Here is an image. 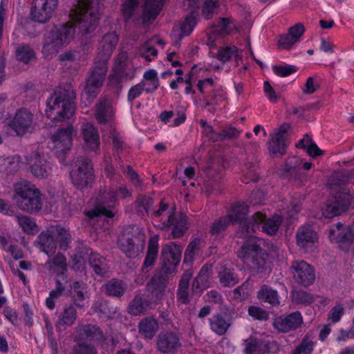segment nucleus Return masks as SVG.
Returning <instances> with one entry per match:
<instances>
[{
    "label": "nucleus",
    "instance_id": "f257e3e1",
    "mask_svg": "<svg viewBox=\"0 0 354 354\" xmlns=\"http://www.w3.org/2000/svg\"><path fill=\"white\" fill-rule=\"evenodd\" d=\"M75 94L71 84L57 87L46 100V114L53 121L64 122L75 113Z\"/></svg>",
    "mask_w": 354,
    "mask_h": 354
},
{
    "label": "nucleus",
    "instance_id": "f03ea898",
    "mask_svg": "<svg viewBox=\"0 0 354 354\" xmlns=\"http://www.w3.org/2000/svg\"><path fill=\"white\" fill-rule=\"evenodd\" d=\"M71 20L76 24L82 35L93 32L97 25L99 12L98 0H71Z\"/></svg>",
    "mask_w": 354,
    "mask_h": 354
},
{
    "label": "nucleus",
    "instance_id": "7ed1b4c3",
    "mask_svg": "<svg viewBox=\"0 0 354 354\" xmlns=\"http://www.w3.org/2000/svg\"><path fill=\"white\" fill-rule=\"evenodd\" d=\"M13 198L17 206L24 212L35 214L42 208L41 192L26 180H21L14 185Z\"/></svg>",
    "mask_w": 354,
    "mask_h": 354
},
{
    "label": "nucleus",
    "instance_id": "20e7f679",
    "mask_svg": "<svg viewBox=\"0 0 354 354\" xmlns=\"http://www.w3.org/2000/svg\"><path fill=\"white\" fill-rule=\"evenodd\" d=\"M75 32V26L71 22L48 32L43 39V55L47 57L57 53L61 48L71 42Z\"/></svg>",
    "mask_w": 354,
    "mask_h": 354
},
{
    "label": "nucleus",
    "instance_id": "39448f33",
    "mask_svg": "<svg viewBox=\"0 0 354 354\" xmlns=\"http://www.w3.org/2000/svg\"><path fill=\"white\" fill-rule=\"evenodd\" d=\"M282 222V218L279 215H274L272 218H266L265 214L261 212H255L252 216L251 226L243 223L236 231V236L239 238H246L252 236V234L256 230L261 227L262 231L268 235L275 234Z\"/></svg>",
    "mask_w": 354,
    "mask_h": 354
},
{
    "label": "nucleus",
    "instance_id": "423d86ee",
    "mask_svg": "<svg viewBox=\"0 0 354 354\" xmlns=\"http://www.w3.org/2000/svg\"><path fill=\"white\" fill-rule=\"evenodd\" d=\"M239 257L245 262L250 261L252 268L257 273H266L269 270L267 255L263 252L255 236H251L244 242Z\"/></svg>",
    "mask_w": 354,
    "mask_h": 354
},
{
    "label": "nucleus",
    "instance_id": "0eeeda50",
    "mask_svg": "<svg viewBox=\"0 0 354 354\" xmlns=\"http://www.w3.org/2000/svg\"><path fill=\"white\" fill-rule=\"evenodd\" d=\"M115 203V196L114 195L113 188H110L108 191L100 192L96 198L95 207L86 213V215L90 219L99 218L101 217L113 218L114 213L111 208Z\"/></svg>",
    "mask_w": 354,
    "mask_h": 354
},
{
    "label": "nucleus",
    "instance_id": "6e6552de",
    "mask_svg": "<svg viewBox=\"0 0 354 354\" xmlns=\"http://www.w3.org/2000/svg\"><path fill=\"white\" fill-rule=\"evenodd\" d=\"M76 169L71 172L73 184L77 189L83 190L91 185L93 181V167L90 159L82 157L76 162Z\"/></svg>",
    "mask_w": 354,
    "mask_h": 354
},
{
    "label": "nucleus",
    "instance_id": "1a4fd4ad",
    "mask_svg": "<svg viewBox=\"0 0 354 354\" xmlns=\"http://www.w3.org/2000/svg\"><path fill=\"white\" fill-rule=\"evenodd\" d=\"M107 70L108 66L104 65L103 62H94V66L86 79L84 87V93L87 99L90 97L93 99L97 96L105 79Z\"/></svg>",
    "mask_w": 354,
    "mask_h": 354
},
{
    "label": "nucleus",
    "instance_id": "9d476101",
    "mask_svg": "<svg viewBox=\"0 0 354 354\" xmlns=\"http://www.w3.org/2000/svg\"><path fill=\"white\" fill-rule=\"evenodd\" d=\"M290 273L296 283L305 287L311 285L315 279L313 268L303 260L293 261L290 267Z\"/></svg>",
    "mask_w": 354,
    "mask_h": 354
},
{
    "label": "nucleus",
    "instance_id": "9b49d317",
    "mask_svg": "<svg viewBox=\"0 0 354 354\" xmlns=\"http://www.w3.org/2000/svg\"><path fill=\"white\" fill-rule=\"evenodd\" d=\"M73 127L68 126L66 128L59 129L52 136L53 149L61 162L65 160V153L72 146Z\"/></svg>",
    "mask_w": 354,
    "mask_h": 354
},
{
    "label": "nucleus",
    "instance_id": "f8f14e48",
    "mask_svg": "<svg viewBox=\"0 0 354 354\" xmlns=\"http://www.w3.org/2000/svg\"><path fill=\"white\" fill-rule=\"evenodd\" d=\"M182 253V248L174 242H170L162 248V269L166 273H171L178 265Z\"/></svg>",
    "mask_w": 354,
    "mask_h": 354
},
{
    "label": "nucleus",
    "instance_id": "ddd939ff",
    "mask_svg": "<svg viewBox=\"0 0 354 354\" xmlns=\"http://www.w3.org/2000/svg\"><path fill=\"white\" fill-rule=\"evenodd\" d=\"M33 115L26 108H21L15 114L13 118L8 122L11 134L21 136L31 128Z\"/></svg>",
    "mask_w": 354,
    "mask_h": 354
},
{
    "label": "nucleus",
    "instance_id": "4468645a",
    "mask_svg": "<svg viewBox=\"0 0 354 354\" xmlns=\"http://www.w3.org/2000/svg\"><path fill=\"white\" fill-rule=\"evenodd\" d=\"M141 232L142 230L139 226L132 225L127 227L124 231L123 234L119 237L118 245L127 257L131 258L137 255L134 242V239L136 238V236L135 234L131 235V234L135 233L138 236H143L144 234Z\"/></svg>",
    "mask_w": 354,
    "mask_h": 354
},
{
    "label": "nucleus",
    "instance_id": "2eb2a0df",
    "mask_svg": "<svg viewBox=\"0 0 354 354\" xmlns=\"http://www.w3.org/2000/svg\"><path fill=\"white\" fill-rule=\"evenodd\" d=\"M353 199L351 192L344 189L335 196L333 201L327 205L324 214L326 217L340 215L348 209Z\"/></svg>",
    "mask_w": 354,
    "mask_h": 354
},
{
    "label": "nucleus",
    "instance_id": "dca6fc26",
    "mask_svg": "<svg viewBox=\"0 0 354 354\" xmlns=\"http://www.w3.org/2000/svg\"><path fill=\"white\" fill-rule=\"evenodd\" d=\"M118 42V37L114 32L104 35L99 41L97 55L95 62H103L104 65L107 66L108 61L115 49Z\"/></svg>",
    "mask_w": 354,
    "mask_h": 354
},
{
    "label": "nucleus",
    "instance_id": "f3484780",
    "mask_svg": "<svg viewBox=\"0 0 354 354\" xmlns=\"http://www.w3.org/2000/svg\"><path fill=\"white\" fill-rule=\"evenodd\" d=\"M182 347L180 335L174 331L159 334L157 340L158 351L162 354H176Z\"/></svg>",
    "mask_w": 354,
    "mask_h": 354
},
{
    "label": "nucleus",
    "instance_id": "a211bd4d",
    "mask_svg": "<svg viewBox=\"0 0 354 354\" xmlns=\"http://www.w3.org/2000/svg\"><path fill=\"white\" fill-rule=\"evenodd\" d=\"M303 317L299 311L276 317L273 322L274 328L279 332L288 333L301 326Z\"/></svg>",
    "mask_w": 354,
    "mask_h": 354
},
{
    "label": "nucleus",
    "instance_id": "6ab92c4d",
    "mask_svg": "<svg viewBox=\"0 0 354 354\" xmlns=\"http://www.w3.org/2000/svg\"><path fill=\"white\" fill-rule=\"evenodd\" d=\"M30 171L32 174L38 178L48 177L51 167L45 156L39 152H35L27 158Z\"/></svg>",
    "mask_w": 354,
    "mask_h": 354
},
{
    "label": "nucleus",
    "instance_id": "aec40b11",
    "mask_svg": "<svg viewBox=\"0 0 354 354\" xmlns=\"http://www.w3.org/2000/svg\"><path fill=\"white\" fill-rule=\"evenodd\" d=\"M169 213L167 220L162 222L159 227L165 230L174 225L171 230L172 238L178 239L182 237L188 230L187 217L181 214L178 218H176L173 212L169 211Z\"/></svg>",
    "mask_w": 354,
    "mask_h": 354
},
{
    "label": "nucleus",
    "instance_id": "412c9836",
    "mask_svg": "<svg viewBox=\"0 0 354 354\" xmlns=\"http://www.w3.org/2000/svg\"><path fill=\"white\" fill-rule=\"evenodd\" d=\"M82 135L86 151L97 153L100 149V136L95 127L90 123H84L82 126Z\"/></svg>",
    "mask_w": 354,
    "mask_h": 354
},
{
    "label": "nucleus",
    "instance_id": "4be33fe9",
    "mask_svg": "<svg viewBox=\"0 0 354 354\" xmlns=\"http://www.w3.org/2000/svg\"><path fill=\"white\" fill-rule=\"evenodd\" d=\"M51 226L41 232L36 240L37 246L48 257L53 256L57 249V241L52 233Z\"/></svg>",
    "mask_w": 354,
    "mask_h": 354
},
{
    "label": "nucleus",
    "instance_id": "5701e85b",
    "mask_svg": "<svg viewBox=\"0 0 354 354\" xmlns=\"http://www.w3.org/2000/svg\"><path fill=\"white\" fill-rule=\"evenodd\" d=\"M296 238L298 246L305 251H308V249L313 248L317 240V233L310 225L301 226L297 230Z\"/></svg>",
    "mask_w": 354,
    "mask_h": 354
},
{
    "label": "nucleus",
    "instance_id": "b1692460",
    "mask_svg": "<svg viewBox=\"0 0 354 354\" xmlns=\"http://www.w3.org/2000/svg\"><path fill=\"white\" fill-rule=\"evenodd\" d=\"M209 323L214 333L223 335L232 325V319L225 313H217L209 319Z\"/></svg>",
    "mask_w": 354,
    "mask_h": 354
},
{
    "label": "nucleus",
    "instance_id": "393cba45",
    "mask_svg": "<svg viewBox=\"0 0 354 354\" xmlns=\"http://www.w3.org/2000/svg\"><path fill=\"white\" fill-rule=\"evenodd\" d=\"M330 239L337 243L350 245L354 240V236L348 226L344 227L338 222L330 229Z\"/></svg>",
    "mask_w": 354,
    "mask_h": 354
},
{
    "label": "nucleus",
    "instance_id": "a878e982",
    "mask_svg": "<svg viewBox=\"0 0 354 354\" xmlns=\"http://www.w3.org/2000/svg\"><path fill=\"white\" fill-rule=\"evenodd\" d=\"M248 212V207L245 203L237 202L234 203L230 209L228 211L227 214V217L230 218V221L232 222V224H234L236 223L239 222L240 225L239 228H240L241 225L243 223L246 225H250L251 226V221L252 217L249 221H243V219L245 218ZM238 229L237 230H239Z\"/></svg>",
    "mask_w": 354,
    "mask_h": 354
},
{
    "label": "nucleus",
    "instance_id": "bb28decb",
    "mask_svg": "<svg viewBox=\"0 0 354 354\" xmlns=\"http://www.w3.org/2000/svg\"><path fill=\"white\" fill-rule=\"evenodd\" d=\"M70 287L73 304L77 308H83L88 302V292L86 283L82 281H76Z\"/></svg>",
    "mask_w": 354,
    "mask_h": 354
},
{
    "label": "nucleus",
    "instance_id": "cd10ccee",
    "mask_svg": "<svg viewBox=\"0 0 354 354\" xmlns=\"http://www.w3.org/2000/svg\"><path fill=\"white\" fill-rule=\"evenodd\" d=\"M243 354H269L268 344L254 337H250L243 343Z\"/></svg>",
    "mask_w": 354,
    "mask_h": 354
},
{
    "label": "nucleus",
    "instance_id": "c85d7f7f",
    "mask_svg": "<svg viewBox=\"0 0 354 354\" xmlns=\"http://www.w3.org/2000/svg\"><path fill=\"white\" fill-rule=\"evenodd\" d=\"M135 77V71L131 68H124L122 64L117 66L109 75V80L111 84L115 86L127 80H131Z\"/></svg>",
    "mask_w": 354,
    "mask_h": 354
},
{
    "label": "nucleus",
    "instance_id": "c756f323",
    "mask_svg": "<svg viewBox=\"0 0 354 354\" xmlns=\"http://www.w3.org/2000/svg\"><path fill=\"white\" fill-rule=\"evenodd\" d=\"M150 295L147 297L151 301L158 302L162 297L165 284L161 278L158 276H154L147 286Z\"/></svg>",
    "mask_w": 354,
    "mask_h": 354
},
{
    "label": "nucleus",
    "instance_id": "7c9ffc66",
    "mask_svg": "<svg viewBox=\"0 0 354 354\" xmlns=\"http://www.w3.org/2000/svg\"><path fill=\"white\" fill-rule=\"evenodd\" d=\"M52 233L54 234L57 245L59 244V248L66 250L71 242V235L68 229L60 225L51 226Z\"/></svg>",
    "mask_w": 354,
    "mask_h": 354
},
{
    "label": "nucleus",
    "instance_id": "2f4dec72",
    "mask_svg": "<svg viewBox=\"0 0 354 354\" xmlns=\"http://www.w3.org/2000/svg\"><path fill=\"white\" fill-rule=\"evenodd\" d=\"M77 317L75 307L71 304L66 305L55 323V326L57 328L61 326H71L75 323Z\"/></svg>",
    "mask_w": 354,
    "mask_h": 354
},
{
    "label": "nucleus",
    "instance_id": "473e14b6",
    "mask_svg": "<svg viewBox=\"0 0 354 354\" xmlns=\"http://www.w3.org/2000/svg\"><path fill=\"white\" fill-rule=\"evenodd\" d=\"M151 304V299L144 295H138L130 302L127 310L132 315L137 316L144 313Z\"/></svg>",
    "mask_w": 354,
    "mask_h": 354
},
{
    "label": "nucleus",
    "instance_id": "72a5a7b5",
    "mask_svg": "<svg viewBox=\"0 0 354 354\" xmlns=\"http://www.w3.org/2000/svg\"><path fill=\"white\" fill-rule=\"evenodd\" d=\"M192 278V273H184L178 283L176 292L177 301L179 304H187L189 302V286Z\"/></svg>",
    "mask_w": 354,
    "mask_h": 354
},
{
    "label": "nucleus",
    "instance_id": "f704fd0d",
    "mask_svg": "<svg viewBox=\"0 0 354 354\" xmlns=\"http://www.w3.org/2000/svg\"><path fill=\"white\" fill-rule=\"evenodd\" d=\"M93 308L94 311L102 318L113 319L118 314L117 307L111 305L106 300L97 301Z\"/></svg>",
    "mask_w": 354,
    "mask_h": 354
},
{
    "label": "nucleus",
    "instance_id": "c9c22d12",
    "mask_svg": "<svg viewBox=\"0 0 354 354\" xmlns=\"http://www.w3.org/2000/svg\"><path fill=\"white\" fill-rule=\"evenodd\" d=\"M258 299L264 303H268L272 306L279 305V297L277 290L264 285L258 291Z\"/></svg>",
    "mask_w": 354,
    "mask_h": 354
},
{
    "label": "nucleus",
    "instance_id": "e433bc0d",
    "mask_svg": "<svg viewBox=\"0 0 354 354\" xmlns=\"http://www.w3.org/2000/svg\"><path fill=\"white\" fill-rule=\"evenodd\" d=\"M158 237L154 236L150 238L148 243V248L146 258L144 261L142 269L151 268L158 256Z\"/></svg>",
    "mask_w": 354,
    "mask_h": 354
},
{
    "label": "nucleus",
    "instance_id": "4c0bfd02",
    "mask_svg": "<svg viewBox=\"0 0 354 354\" xmlns=\"http://www.w3.org/2000/svg\"><path fill=\"white\" fill-rule=\"evenodd\" d=\"M136 210L141 216H149L154 205L153 198L149 195H139L135 202Z\"/></svg>",
    "mask_w": 354,
    "mask_h": 354
},
{
    "label": "nucleus",
    "instance_id": "58836bf2",
    "mask_svg": "<svg viewBox=\"0 0 354 354\" xmlns=\"http://www.w3.org/2000/svg\"><path fill=\"white\" fill-rule=\"evenodd\" d=\"M296 147L297 148L304 149L308 154L313 158L320 156L324 154V151L318 147L316 143L308 134H306L304 137L299 141L296 145Z\"/></svg>",
    "mask_w": 354,
    "mask_h": 354
},
{
    "label": "nucleus",
    "instance_id": "ea45409f",
    "mask_svg": "<svg viewBox=\"0 0 354 354\" xmlns=\"http://www.w3.org/2000/svg\"><path fill=\"white\" fill-rule=\"evenodd\" d=\"M89 263L95 274L99 276L104 277L109 270L106 259L98 254H91Z\"/></svg>",
    "mask_w": 354,
    "mask_h": 354
},
{
    "label": "nucleus",
    "instance_id": "a19ab883",
    "mask_svg": "<svg viewBox=\"0 0 354 354\" xmlns=\"http://www.w3.org/2000/svg\"><path fill=\"white\" fill-rule=\"evenodd\" d=\"M95 118L100 124H106L109 122L113 116L112 109L109 103L102 101L95 105Z\"/></svg>",
    "mask_w": 354,
    "mask_h": 354
},
{
    "label": "nucleus",
    "instance_id": "79ce46f5",
    "mask_svg": "<svg viewBox=\"0 0 354 354\" xmlns=\"http://www.w3.org/2000/svg\"><path fill=\"white\" fill-rule=\"evenodd\" d=\"M163 4V0H146L143 8V16L145 19H154L159 14Z\"/></svg>",
    "mask_w": 354,
    "mask_h": 354
},
{
    "label": "nucleus",
    "instance_id": "37998d69",
    "mask_svg": "<svg viewBox=\"0 0 354 354\" xmlns=\"http://www.w3.org/2000/svg\"><path fill=\"white\" fill-rule=\"evenodd\" d=\"M233 57L236 65H238L239 62L241 60V56L239 53V49L234 46L221 48L216 53V58L223 63H225Z\"/></svg>",
    "mask_w": 354,
    "mask_h": 354
},
{
    "label": "nucleus",
    "instance_id": "c03bdc74",
    "mask_svg": "<svg viewBox=\"0 0 354 354\" xmlns=\"http://www.w3.org/2000/svg\"><path fill=\"white\" fill-rule=\"evenodd\" d=\"M67 282L63 283L59 279L55 281V287L50 293L48 297L46 299V306L48 308L53 310L55 306V300L61 297L66 288Z\"/></svg>",
    "mask_w": 354,
    "mask_h": 354
},
{
    "label": "nucleus",
    "instance_id": "a18cd8bd",
    "mask_svg": "<svg viewBox=\"0 0 354 354\" xmlns=\"http://www.w3.org/2000/svg\"><path fill=\"white\" fill-rule=\"evenodd\" d=\"M158 328V324L156 319L145 318L139 324V332L145 338L153 337Z\"/></svg>",
    "mask_w": 354,
    "mask_h": 354
},
{
    "label": "nucleus",
    "instance_id": "49530a36",
    "mask_svg": "<svg viewBox=\"0 0 354 354\" xmlns=\"http://www.w3.org/2000/svg\"><path fill=\"white\" fill-rule=\"evenodd\" d=\"M53 14V12L45 9L41 3L35 2V6L31 10V17L32 20L39 23H46L48 21Z\"/></svg>",
    "mask_w": 354,
    "mask_h": 354
},
{
    "label": "nucleus",
    "instance_id": "de8ad7c7",
    "mask_svg": "<svg viewBox=\"0 0 354 354\" xmlns=\"http://www.w3.org/2000/svg\"><path fill=\"white\" fill-rule=\"evenodd\" d=\"M105 293L111 297H120L125 291V288L122 282L117 279H111L103 286Z\"/></svg>",
    "mask_w": 354,
    "mask_h": 354
},
{
    "label": "nucleus",
    "instance_id": "09e8293b",
    "mask_svg": "<svg viewBox=\"0 0 354 354\" xmlns=\"http://www.w3.org/2000/svg\"><path fill=\"white\" fill-rule=\"evenodd\" d=\"M218 277L223 286H233L239 281L236 274L230 268L221 267L218 271Z\"/></svg>",
    "mask_w": 354,
    "mask_h": 354
},
{
    "label": "nucleus",
    "instance_id": "8fccbe9b",
    "mask_svg": "<svg viewBox=\"0 0 354 354\" xmlns=\"http://www.w3.org/2000/svg\"><path fill=\"white\" fill-rule=\"evenodd\" d=\"M197 16L198 13L196 12H191V13L186 17L180 26L179 39H182L184 37L191 34L194 27L197 24Z\"/></svg>",
    "mask_w": 354,
    "mask_h": 354
},
{
    "label": "nucleus",
    "instance_id": "3c124183",
    "mask_svg": "<svg viewBox=\"0 0 354 354\" xmlns=\"http://www.w3.org/2000/svg\"><path fill=\"white\" fill-rule=\"evenodd\" d=\"M297 160L292 158L286 161L280 175L287 179H297L299 176V167L296 165Z\"/></svg>",
    "mask_w": 354,
    "mask_h": 354
},
{
    "label": "nucleus",
    "instance_id": "603ef678",
    "mask_svg": "<svg viewBox=\"0 0 354 354\" xmlns=\"http://www.w3.org/2000/svg\"><path fill=\"white\" fill-rule=\"evenodd\" d=\"M285 149L284 136L280 133L274 135L269 143L268 149L270 152L274 154L279 153V156H282L285 153Z\"/></svg>",
    "mask_w": 354,
    "mask_h": 354
},
{
    "label": "nucleus",
    "instance_id": "864d4df0",
    "mask_svg": "<svg viewBox=\"0 0 354 354\" xmlns=\"http://www.w3.org/2000/svg\"><path fill=\"white\" fill-rule=\"evenodd\" d=\"M292 300L294 304L308 306L315 301L313 296L303 290H294L292 292Z\"/></svg>",
    "mask_w": 354,
    "mask_h": 354
},
{
    "label": "nucleus",
    "instance_id": "5fc2aeb1",
    "mask_svg": "<svg viewBox=\"0 0 354 354\" xmlns=\"http://www.w3.org/2000/svg\"><path fill=\"white\" fill-rule=\"evenodd\" d=\"M16 58L25 64L28 63L35 56L34 50L27 44H22L16 48Z\"/></svg>",
    "mask_w": 354,
    "mask_h": 354
},
{
    "label": "nucleus",
    "instance_id": "6e6d98bb",
    "mask_svg": "<svg viewBox=\"0 0 354 354\" xmlns=\"http://www.w3.org/2000/svg\"><path fill=\"white\" fill-rule=\"evenodd\" d=\"M81 335L89 340H100L102 337V332L97 326L88 324L82 327Z\"/></svg>",
    "mask_w": 354,
    "mask_h": 354
},
{
    "label": "nucleus",
    "instance_id": "4d7b16f0",
    "mask_svg": "<svg viewBox=\"0 0 354 354\" xmlns=\"http://www.w3.org/2000/svg\"><path fill=\"white\" fill-rule=\"evenodd\" d=\"M230 224H232V222L227 216L221 217L213 223L210 233L212 235L218 236L224 232Z\"/></svg>",
    "mask_w": 354,
    "mask_h": 354
},
{
    "label": "nucleus",
    "instance_id": "13d9d810",
    "mask_svg": "<svg viewBox=\"0 0 354 354\" xmlns=\"http://www.w3.org/2000/svg\"><path fill=\"white\" fill-rule=\"evenodd\" d=\"M139 0H124L122 6V14L124 19L127 21L132 17L136 7L138 5Z\"/></svg>",
    "mask_w": 354,
    "mask_h": 354
},
{
    "label": "nucleus",
    "instance_id": "bf43d9fd",
    "mask_svg": "<svg viewBox=\"0 0 354 354\" xmlns=\"http://www.w3.org/2000/svg\"><path fill=\"white\" fill-rule=\"evenodd\" d=\"M157 72L154 69H150L144 73V78L147 81H151V86H148L149 83H144L147 85L146 92L153 93L159 86V81L157 77Z\"/></svg>",
    "mask_w": 354,
    "mask_h": 354
},
{
    "label": "nucleus",
    "instance_id": "052dcab7",
    "mask_svg": "<svg viewBox=\"0 0 354 354\" xmlns=\"http://www.w3.org/2000/svg\"><path fill=\"white\" fill-rule=\"evenodd\" d=\"M17 218L19 225L24 232L31 233L37 231V226L30 217L27 216H17Z\"/></svg>",
    "mask_w": 354,
    "mask_h": 354
},
{
    "label": "nucleus",
    "instance_id": "680f3d73",
    "mask_svg": "<svg viewBox=\"0 0 354 354\" xmlns=\"http://www.w3.org/2000/svg\"><path fill=\"white\" fill-rule=\"evenodd\" d=\"M239 131L235 127H230L228 128L222 129L219 134L217 135L216 138H211L214 141H217L218 140H223L226 139H233L237 138L239 135Z\"/></svg>",
    "mask_w": 354,
    "mask_h": 354
},
{
    "label": "nucleus",
    "instance_id": "e2e57ef3",
    "mask_svg": "<svg viewBox=\"0 0 354 354\" xmlns=\"http://www.w3.org/2000/svg\"><path fill=\"white\" fill-rule=\"evenodd\" d=\"M216 8L217 0H205L202 10V15L205 19L212 18Z\"/></svg>",
    "mask_w": 354,
    "mask_h": 354
},
{
    "label": "nucleus",
    "instance_id": "0e129e2a",
    "mask_svg": "<svg viewBox=\"0 0 354 354\" xmlns=\"http://www.w3.org/2000/svg\"><path fill=\"white\" fill-rule=\"evenodd\" d=\"M147 85L143 84V82L133 86L129 91L127 95L128 102H132L135 99L138 97L143 91H146Z\"/></svg>",
    "mask_w": 354,
    "mask_h": 354
},
{
    "label": "nucleus",
    "instance_id": "69168bd1",
    "mask_svg": "<svg viewBox=\"0 0 354 354\" xmlns=\"http://www.w3.org/2000/svg\"><path fill=\"white\" fill-rule=\"evenodd\" d=\"M297 68L295 66L286 64L284 66H274V73L280 77H287L292 73H295Z\"/></svg>",
    "mask_w": 354,
    "mask_h": 354
},
{
    "label": "nucleus",
    "instance_id": "338daca9",
    "mask_svg": "<svg viewBox=\"0 0 354 354\" xmlns=\"http://www.w3.org/2000/svg\"><path fill=\"white\" fill-rule=\"evenodd\" d=\"M313 348L314 343L312 341L303 339L300 344L292 352V354H310Z\"/></svg>",
    "mask_w": 354,
    "mask_h": 354
},
{
    "label": "nucleus",
    "instance_id": "774afa93",
    "mask_svg": "<svg viewBox=\"0 0 354 354\" xmlns=\"http://www.w3.org/2000/svg\"><path fill=\"white\" fill-rule=\"evenodd\" d=\"M73 354H97V353L93 346L88 344L80 343L75 347Z\"/></svg>",
    "mask_w": 354,
    "mask_h": 354
}]
</instances>
